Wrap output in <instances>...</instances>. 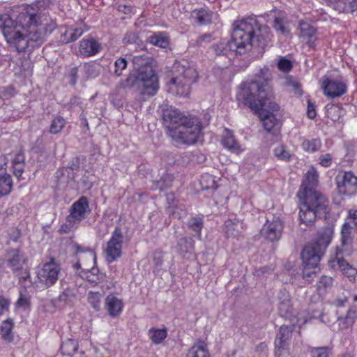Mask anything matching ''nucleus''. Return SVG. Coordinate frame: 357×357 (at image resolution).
Masks as SVG:
<instances>
[{"label": "nucleus", "mask_w": 357, "mask_h": 357, "mask_svg": "<svg viewBox=\"0 0 357 357\" xmlns=\"http://www.w3.org/2000/svg\"><path fill=\"white\" fill-rule=\"evenodd\" d=\"M178 244L181 246V251L183 252H191L193 250V241L192 239L187 241L186 238H181Z\"/></svg>", "instance_id": "de8ad7c7"}, {"label": "nucleus", "mask_w": 357, "mask_h": 357, "mask_svg": "<svg viewBox=\"0 0 357 357\" xmlns=\"http://www.w3.org/2000/svg\"><path fill=\"white\" fill-rule=\"evenodd\" d=\"M221 144L225 149L234 153L239 154L245 150V148L236 141L231 131L228 129H225L222 133Z\"/></svg>", "instance_id": "4be33fe9"}, {"label": "nucleus", "mask_w": 357, "mask_h": 357, "mask_svg": "<svg viewBox=\"0 0 357 357\" xmlns=\"http://www.w3.org/2000/svg\"><path fill=\"white\" fill-rule=\"evenodd\" d=\"M338 192L351 196L357 192V176L352 172H340L335 178Z\"/></svg>", "instance_id": "4468645a"}, {"label": "nucleus", "mask_w": 357, "mask_h": 357, "mask_svg": "<svg viewBox=\"0 0 357 357\" xmlns=\"http://www.w3.org/2000/svg\"><path fill=\"white\" fill-rule=\"evenodd\" d=\"M10 301L3 296H0V315L8 311Z\"/></svg>", "instance_id": "603ef678"}, {"label": "nucleus", "mask_w": 357, "mask_h": 357, "mask_svg": "<svg viewBox=\"0 0 357 357\" xmlns=\"http://www.w3.org/2000/svg\"><path fill=\"white\" fill-rule=\"evenodd\" d=\"M13 188V181L8 174L0 176V198L10 194Z\"/></svg>", "instance_id": "f704fd0d"}, {"label": "nucleus", "mask_w": 357, "mask_h": 357, "mask_svg": "<svg viewBox=\"0 0 357 357\" xmlns=\"http://www.w3.org/2000/svg\"><path fill=\"white\" fill-rule=\"evenodd\" d=\"M66 170H67V169H59V170L56 172V177H58V178H59V176H63V172H64V171H66Z\"/></svg>", "instance_id": "338daca9"}, {"label": "nucleus", "mask_w": 357, "mask_h": 357, "mask_svg": "<svg viewBox=\"0 0 357 357\" xmlns=\"http://www.w3.org/2000/svg\"><path fill=\"white\" fill-rule=\"evenodd\" d=\"M153 260L155 261V264L158 266L162 264V255L161 252H155L154 253Z\"/></svg>", "instance_id": "0e129e2a"}, {"label": "nucleus", "mask_w": 357, "mask_h": 357, "mask_svg": "<svg viewBox=\"0 0 357 357\" xmlns=\"http://www.w3.org/2000/svg\"><path fill=\"white\" fill-rule=\"evenodd\" d=\"M9 162L14 175L20 179L24 168V155L22 150L17 149L7 155L0 156V169L8 167Z\"/></svg>", "instance_id": "ddd939ff"}, {"label": "nucleus", "mask_w": 357, "mask_h": 357, "mask_svg": "<svg viewBox=\"0 0 357 357\" xmlns=\"http://www.w3.org/2000/svg\"><path fill=\"white\" fill-rule=\"evenodd\" d=\"M189 229L195 232V234H192L193 236L200 237V231L202 229V225H189Z\"/></svg>", "instance_id": "13d9d810"}, {"label": "nucleus", "mask_w": 357, "mask_h": 357, "mask_svg": "<svg viewBox=\"0 0 357 357\" xmlns=\"http://www.w3.org/2000/svg\"><path fill=\"white\" fill-rule=\"evenodd\" d=\"M319 287H323L324 288H328L332 287L333 283V278L330 276L324 275L321 277L319 281Z\"/></svg>", "instance_id": "864d4df0"}, {"label": "nucleus", "mask_w": 357, "mask_h": 357, "mask_svg": "<svg viewBox=\"0 0 357 357\" xmlns=\"http://www.w3.org/2000/svg\"><path fill=\"white\" fill-rule=\"evenodd\" d=\"M353 303L349 304V298L340 296L334 299L333 304L336 307L337 322L342 330L351 328L357 319V294L352 296Z\"/></svg>", "instance_id": "6e6552de"}, {"label": "nucleus", "mask_w": 357, "mask_h": 357, "mask_svg": "<svg viewBox=\"0 0 357 357\" xmlns=\"http://www.w3.org/2000/svg\"><path fill=\"white\" fill-rule=\"evenodd\" d=\"M197 77V71L193 68L180 63H175L172 76L166 82L167 90L174 96L186 97L190 93L191 84L195 82Z\"/></svg>", "instance_id": "0eeeda50"}, {"label": "nucleus", "mask_w": 357, "mask_h": 357, "mask_svg": "<svg viewBox=\"0 0 357 357\" xmlns=\"http://www.w3.org/2000/svg\"><path fill=\"white\" fill-rule=\"evenodd\" d=\"M291 326H282L277 334L275 340V345H289V340L291 337L293 328L296 326L301 328L307 322V319L304 317H294L291 319Z\"/></svg>", "instance_id": "f3484780"}, {"label": "nucleus", "mask_w": 357, "mask_h": 357, "mask_svg": "<svg viewBox=\"0 0 357 357\" xmlns=\"http://www.w3.org/2000/svg\"><path fill=\"white\" fill-rule=\"evenodd\" d=\"M308 351L311 357H329L330 349L327 347H310Z\"/></svg>", "instance_id": "79ce46f5"}, {"label": "nucleus", "mask_w": 357, "mask_h": 357, "mask_svg": "<svg viewBox=\"0 0 357 357\" xmlns=\"http://www.w3.org/2000/svg\"><path fill=\"white\" fill-rule=\"evenodd\" d=\"M332 156L330 153L322 154L319 156V164L324 167H328L332 164Z\"/></svg>", "instance_id": "3c124183"}, {"label": "nucleus", "mask_w": 357, "mask_h": 357, "mask_svg": "<svg viewBox=\"0 0 357 357\" xmlns=\"http://www.w3.org/2000/svg\"><path fill=\"white\" fill-rule=\"evenodd\" d=\"M65 124V119L63 117L58 116L52 120L50 127V132L52 134H57L63 130Z\"/></svg>", "instance_id": "a19ab883"}, {"label": "nucleus", "mask_w": 357, "mask_h": 357, "mask_svg": "<svg viewBox=\"0 0 357 357\" xmlns=\"http://www.w3.org/2000/svg\"><path fill=\"white\" fill-rule=\"evenodd\" d=\"M8 266L12 270L15 276L19 279V283L24 288L32 284L26 257L17 249L8 252L6 255Z\"/></svg>", "instance_id": "1a4fd4ad"}, {"label": "nucleus", "mask_w": 357, "mask_h": 357, "mask_svg": "<svg viewBox=\"0 0 357 357\" xmlns=\"http://www.w3.org/2000/svg\"><path fill=\"white\" fill-rule=\"evenodd\" d=\"M273 154L278 159L283 161H289L291 158L290 152L282 144H278L274 148Z\"/></svg>", "instance_id": "58836bf2"}, {"label": "nucleus", "mask_w": 357, "mask_h": 357, "mask_svg": "<svg viewBox=\"0 0 357 357\" xmlns=\"http://www.w3.org/2000/svg\"><path fill=\"white\" fill-rule=\"evenodd\" d=\"M289 84L295 90V93L301 95V90L300 89L299 84L296 81L289 82Z\"/></svg>", "instance_id": "e2e57ef3"}, {"label": "nucleus", "mask_w": 357, "mask_h": 357, "mask_svg": "<svg viewBox=\"0 0 357 357\" xmlns=\"http://www.w3.org/2000/svg\"><path fill=\"white\" fill-rule=\"evenodd\" d=\"M83 68H84V70L86 73H91L90 74V77H96L97 75V73L96 72H93L94 71V68H95V66L93 65H91V64H85L84 66H83Z\"/></svg>", "instance_id": "bf43d9fd"}, {"label": "nucleus", "mask_w": 357, "mask_h": 357, "mask_svg": "<svg viewBox=\"0 0 357 357\" xmlns=\"http://www.w3.org/2000/svg\"><path fill=\"white\" fill-rule=\"evenodd\" d=\"M148 335L152 343L159 344L167 337V331L166 328H151L149 330Z\"/></svg>", "instance_id": "473e14b6"}, {"label": "nucleus", "mask_w": 357, "mask_h": 357, "mask_svg": "<svg viewBox=\"0 0 357 357\" xmlns=\"http://www.w3.org/2000/svg\"><path fill=\"white\" fill-rule=\"evenodd\" d=\"M212 15V13L204 8L194 10L190 13L191 18L200 24L208 23L211 20Z\"/></svg>", "instance_id": "2f4dec72"}, {"label": "nucleus", "mask_w": 357, "mask_h": 357, "mask_svg": "<svg viewBox=\"0 0 357 357\" xmlns=\"http://www.w3.org/2000/svg\"><path fill=\"white\" fill-rule=\"evenodd\" d=\"M123 238V229L121 227H116L107 242L105 250L108 262L111 263L121 257Z\"/></svg>", "instance_id": "2eb2a0df"}, {"label": "nucleus", "mask_w": 357, "mask_h": 357, "mask_svg": "<svg viewBox=\"0 0 357 357\" xmlns=\"http://www.w3.org/2000/svg\"><path fill=\"white\" fill-rule=\"evenodd\" d=\"M335 10L339 13H353L357 10V1L356 0H347L346 2L338 1Z\"/></svg>", "instance_id": "72a5a7b5"}, {"label": "nucleus", "mask_w": 357, "mask_h": 357, "mask_svg": "<svg viewBox=\"0 0 357 357\" xmlns=\"http://www.w3.org/2000/svg\"><path fill=\"white\" fill-rule=\"evenodd\" d=\"M282 225H264L261 234L271 241L278 240L282 234Z\"/></svg>", "instance_id": "bb28decb"}, {"label": "nucleus", "mask_w": 357, "mask_h": 357, "mask_svg": "<svg viewBox=\"0 0 357 357\" xmlns=\"http://www.w3.org/2000/svg\"><path fill=\"white\" fill-rule=\"evenodd\" d=\"M202 124L196 117L190 116L188 123L181 124L170 132L169 136L178 144H192L201 135Z\"/></svg>", "instance_id": "9d476101"}, {"label": "nucleus", "mask_w": 357, "mask_h": 357, "mask_svg": "<svg viewBox=\"0 0 357 357\" xmlns=\"http://www.w3.org/2000/svg\"><path fill=\"white\" fill-rule=\"evenodd\" d=\"M100 50V44L93 38L83 40L79 45V52L84 56L95 55Z\"/></svg>", "instance_id": "a878e982"}, {"label": "nucleus", "mask_w": 357, "mask_h": 357, "mask_svg": "<svg viewBox=\"0 0 357 357\" xmlns=\"http://www.w3.org/2000/svg\"><path fill=\"white\" fill-rule=\"evenodd\" d=\"M133 70L124 81L123 86L134 88L143 96H155L160 89L158 75L150 65L149 59L142 56H135L132 59Z\"/></svg>", "instance_id": "39448f33"}, {"label": "nucleus", "mask_w": 357, "mask_h": 357, "mask_svg": "<svg viewBox=\"0 0 357 357\" xmlns=\"http://www.w3.org/2000/svg\"><path fill=\"white\" fill-rule=\"evenodd\" d=\"M75 297L76 289L67 287L54 300V305L59 308H63L70 303Z\"/></svg>", "instance_id": "b1692460"}, {"label": "nucleus", "mask_w": 357, "mask_h": 357, "mask_svg": "<svg viewBox=\"0 0 357 357\" xmlns=\"http://www.w3.org/2000/svg\"><path fill=\"white\" fill-rule=\"evenodd\" d=\"M15 92L13 87L6 86L1 89V97L3 99H8L15 95Z\"/></svg>", "instance_id": "5fc2aeb1"}, {"label": "nucleus", "mask_w": 357, "mask_h": 357, "mask_svg": "<svg viewBox=\"0 0 357 357\" xmlns=\"http://www.w3.org/2000/svg\"><path fill=\"white\" fill-rule=\"evenodd\" d=\"M300 37L302 42L310 48L315 46L316 29L307 22L301 21L299 23Z\"/></svg>", "instance_id": "412c9836"}, {"label": "nucleus", "mask_w": 357, "mask_h": 357, "mask_svg": "<svg viewBox=\"0 0 357 357\" xmlns=\"http://www.w3.org/2000/svg\"><path fill=\"white\" fill-rule=\"evenodd\" d=\"M89 211L87 199L82 197L72 205L68 216L69 221H80L87 215Z\"/></svg>", "instance_id": "a211bd4d"}, {"label": "nucleus", "mask_w": 357, "mask_h": 357, "mask_svg": "<svg viewBox=\"0 0 357 357\" xmlns=\"http://www.w3.org/2000/svg\"><path fill=\"white\" fill-rule=\"evenodd\" d=\"M307 114L310 119H314L316 116V112L314 105L311 104L310 101H308L307 108Z\"/></svg>", "instance_id": "4d7b16f0"}, {"label": "nucleus", "mask_w": 357, "mask_h": 357, "mask_svg": "<svg viewBox=\"0 0 357 357\" xmlns=\"http://www.w3.org/2000/svg\"><path fill=\"white\" fill-rule=\"evenodd\" d=\"M60 271V265L52 257L38 270L37 277L44 287L48 288L56 282Z\"/></svg>", "instance_id": "f8f14e48"}, {"label": "nucleus", "mask_w": 357, "mask_h": 357, "mask_svg": "<svg viewBox=\"0 0 357 357\" xmlns=\"http://www.w3.org/2000/svg\"><path fill=\"white\" fill-rule=\"evenodd\" d=\"M78 348V344L76 340L73 339H68L62 342L61 346V351L63 355L71 356H73Z\"/></svg>", "instance_id": "e433bc0d"}, {"label": "nucleus", "mask_w": 357, "mask_h": 357, "mask_svg": "<svg viewBox=\"0 0 357 357\" xmlns=\"http://www.w3.org/2000/svg\"><path fill=\"white\" fill-rule=\"evenodd\" d=\"M271 38L267 26H260L255 18H247L235 25L228 47L231 52L241 54L250 50L252 47L264 48Z\"/></svg>", "instance_id": "20e7f679"}, {"label": "nucleus", "mask_w": 357, "mask_h": 357, "mask_svg": "<svg viewBox=\"0 0 357 357\" xmlns=\"http://www.w3.org/2000/svg\"><path fill=\"white\" fill-rule=\"evenodd\" d=\"M127 67V61L123 58H119L114 62V74L117 76H121L122 75L123 70H124Z\"/></svg>", "instance_id": "49530a36"}, {"label": "nucleus", "mask_w": 357, "mask_h": 357, "mask_svg": "<svg viewBox=\"0 0 357 357\" xmlns=\"http://www.w3.org/2000/svg\"><path fill=\"white\" fill-rule=\"evenodd\" d=\"M279 311L282 317L289 318L292 314L291 299L289 293L286 291H281L279 296Z\"/></svg>", "instance_id": "393cba45"}, {"label": "nucleus", "mask_w": 357, "mask_h": 357, "mask_svg": "<svg viewBox=\"0 0 357 357\" xmlns=\"http://www.w3.org/2000/svg\"><path fill=\"white\" fill-rule=\"evenodd\" d=\"M321 142L319 139H304L301 143V148L305 152L314 153L320 150Z\"/></svg>", "instance_id": "c9c22d12"}, {"label": "nucleus", "mask_w": 357, "mask_h": 357, "mask_svg": "<svg viewBox=\"0 0 357 357\" xmlns=\"http://www.w3.org/2000/svg\"><path fill=\"white\" fill-rule=\"evenodd\" d=\"M30 305V300L29 298L24 296L22 293V291H20V297L17 299L16 302V305L18 307H22V308H26Z\"/></svg>", "instance_id": "8fccbe9b"}, {"label": "nucleus", "mask_w": 357, "mask_h": 357, "mask_svg": "<svg viewBox=\"0 0 357 357\" xmlns=\"http://www.w3.org/2000/svg\"><path fill=\"white\" fill-rule=\"evenodd\" d=\"M268 91L267 79L264 73L260 70L259 74L241 84L236 93V99L252 110H261L264 128L271 131L278 123L273 112L278 111L279 106L269 100L271 96Z\"/></svg>", "instance_id": "f03ea898"}, {"label": "nucleus", "mask_w": 357, "mask_h": 357, "mask_svg": "<svg viewBox=\"0 0 357 357\" xmlns=\"http://www.w3.org/2000/svg\"><path fill=\"white\" fill-rule=\"evenodd\" d=\"M323 93L328 98H335L340 97L347 91V84L342 77H324L320 81Z\"/></svg>", "instance_id": "9b49d317"}, {"label": "nucleus", "mask_w": 357, "mask_h": 357, "mask_svg": "<svg viewBox=\"0 0 357 357\" xmlns=\"http://www.w3.org/2000/svg\"><path fill=\"white\" fill-rule=\"evenodd\" d=\"M149 40L151 44L160 48H166L169 45L168 38L164 33H161L150 36Z\"/></svg>", "instance_id": "4c0bfd02"}, {"label": "nucleus", "mask_w": 357, "mask_h": 357, "mask_svg": "<svg viewBox=\"0 0 357 357\" xmlns=\"http://www.w3.org/2000/svg\"><path fill=\"white\" fill-rule=\"evenodd\" d=\"M101 294L98 292L90 291L88 295V301L96 310H99L100 307Z\"/></svg>", "instance_id": "c03bdc74"}, {"label": "nucleus", "mask_w": 357, "mask_h": 357, "mask_svg": "<svg viewBox=\"0 0 357 357\" xmlns=\"http://www.w3.org/2000/svg\"><path fill=\"white\" fill-rule=\"evenodd\" d=\"M278 68L283 72H288L292 68L291 62L285 58H281L278 63Z\"/></svg>", "instance_id": "09e8293b"}, {"label": "nucleus", "mask_w": 357, "mask_h": 357, "mask_svg": "<svg viewBox=\"0 0 357 357\" xmlns=\"http://www.w3.org/2000/svg\"><path fill=\"white\" fill-rule=\"evenodd\" d=\"M333 234V227L328 226L317 234L314 243L306 245L301 254L303 266V278L307 280L315 274L321 257L331 242Z\"/></svg>", "instance_id": "423d86ee"}, {"label": "nucleus", "mask_w": 357, "mask_h": 357, "mask_svg": "<svg viewBox=\"0 0 357 357\" xmlns=\"http://www.w3.org/2000/svg\"><path fill=\"white\" fill-rule=\"evenodd\" d=\"M124 303L123 300L115 294H109L107 296L105 302V308L112 317H119L123 312Z\"/></svg>", "instance_id": "aec40b11"}, {"label": "nucleus", "mask_w": 357, "mask_h": 357, "mask_svg": "<svg viewBox=\"0 0 357 357\" xmlns=\"http://www.w3.org/2000/svg\"><path fill=\"white\" fill-rule=\"evenodd\" d=\"M21 234H20V231L19 229H15L14 231H13V234L10 235V238L13 241H17L18 240V238H20Z\"/></svg>", "instance_id": "69168bd1"}, {"label": "nucleus", "mask_w": 357, "mask_h": 357, "mask_svg": "<svg viewBox=\"0 0 357 357\" xmlns=\"http://www.w3.org/2000/svg\"><path fill=\"white\" fill-rule=\"evenodd\" d=\"M162 118L165 126L168 129L169 135L173 130L178 128L181 124L188 123L190 116L183 115L177 109L172 107L163 109Z\"/></svg>", "instance_id": "dca6fc26"}, {"label": "nucleus", "mask_w": 357, "mask_h": 357, "mask_svg": "<svg viewBox=\"0 0 357 357\" xmlns=\"http://www.w3.org/2000/svg\"><path fill=\"white\" fill-rule=\"evenodd\" d=\"M229 43L227 39H222L217 43L213 44L211 50L215 55L225 54L227 51H231L228 47Z\"/></svg>", "instance_id": "ea45409f"}, {"label": "nucleus", "mask_w": 357, "mask_h": 357, "mask_svg": "<svg viewBox=\"0 0 357 357\" xmlns=\"http://www.w3.org/2000/svg\"><path fill=\"white\" fill-rule=\"evenodd\" d=\"M64 226H65L66 227H68V225H64ZM63 228H64V227H63V226H62V227L60 229V231H61V232H62V231H63V232H66V229H64Z\"/></svg>", "instance_id": "774afa93"}, {"label": "nucleus", "mask_w": 357, "mask_h": 357, "mask_svg": "<svg viewBox=\"0 0 357 357\" xmlns=\"http://www.w3.org/2000/svg\"><path fill=\"white\" fill-rule=\"evenodd\" d=\"M40 2L14 7L10 14L0 15V29L7 43L17 52L40 46L47 33L55 27L53 21L39 8Z\"/></svg>", "instance_id": "f257e3e1"}, {"label": "nucleus", "mask_w": 357, "mask_h": 357, "mask_svg": "<svg viewBox=\"0 0 357 357\" xmlns=\"http://www.w3.org/2000/svg\"><path fill=\"white\" fill-rule=\"evenodd\" d=\"M13 322L12 319H7L1 323V337L6 343H11L14 340V335L13 333Z\"/></svg>", "instance_id": "7c9ffc66"}, {"label": "nucleus", "mask_w": 357, "mask_h": 357, "mask_svg": "<svg viewBox=\"0 0 357 357\" xmlns=\"http://www.w3.org/2000/svg\"><path fill=\"white\" fill-rule=\"evenodd\" d=\"M186 357H211L206 344L198 341L188 351Z\"/></svg>", "instance_id": "c85d7f7f"}, {"label": "nucleus", "mask_w": 357, "mask_h": 357, "mask_svg": "<svg viewBox=\"0 0 357 357\" xmlns=\"http://www.w3.org/2000/svg\"><path fill=\"white\" fill-rule=\"evenodd\" d=\"M348 221H353L354 223H357V210H350L348 212Z\"/></svg>", "instance_id": "052dcab7"}, {"label": "nucleus", "mask_w": 357, "mask_h": 357, "mask_svg": "<svg viewBox=\"0 0 357 357\" xmlns=\"http://www.w3.org/2000/svg\"><path fill=\"white\" fill-rule=\"evenodd\" d=\"M351 234L350 225H343L342 228V242L345 243L349 238Z\"/></svg>", "instance_id": "6e6d98bb"}, {"label": "nucleus", "mask_w": 357, "mask_h": 357, "mask_svg": "<svg viewBox=\"0 0 357 357\" xmlns=\"http://www.w3.org/2000/svg\"><path fill=\"white\" fill-rule=\"evenodd\" d=\"M83 26H84V28L77 27V28L67 29L61 36L62 41L63 43H71V42L76 40L85 31H86L88 30V28L86 27V26L85 24Z\"/></svg>", "instance_id": "cd10ccee"}, {"label": "nucleus", "mask_w": 357, "mask_h": 357, "mask_svg": "<svg viewBox=\"0 0 357 357\" xmlns=\"http://www.w3.org/2000/svg\"><path fill=\"white\" fill-rule=\"evenodd\" d=\"M119 11L125 14H129L132 11V8L130 6L126 4H121L118 6Z\"/></svg>", "instance_id": "680f3d73"}, {"label": "nucleus", "mask_w": 357, "mask_h": 357, "mask_svg": "<svg viewBox=\"0 0 357 357\" xmlns=\"http://www.w3.org/2000/svg\"><path fill=\"white\" fill-rule=\"evenodd\" d=\"M328 264L333 268L337 266L342 273L351 280L354 279L357 274V270L342 258L336 257L335 259H331L328 261Z\"/></svg>", "instance_id": "5701e85b"}, {"label": "nucleus", "mask_w": 357, "mask_h": 357, "mask_svg": "<svg viewBox=\"0 0 357 357\" xmlns=\"http://www.w3.org/2000/svg\"><path fill=\"white\" fill-rule=\"evenodd\" d=\"M21 66L20 67V70L18 71L16 69V73H20L24 76H27L31 73L32 71V63L31 60L28 58H25L20 61Z\"/></svg>", "instance_id": "37998d69"}, {"label": "nucleus", "mask_w": 357, "mask_h": 357, "mask_svg": "<svg viewBox=\"0 0 357 357\" xmlns=\"http://www.w3.org/2000/svg\"><path fill=\"white\" fill-rule=\"evenodd\" d=\"M271 14L274 17V29L283 35L287 34L289 32V29L285 17L281 14V12L278 13L273 12Z\"/></svg>", "instance_id": "c756f323"}, {"label": "nucleus", "mask_w": 357, "mask_h": 357, "mask_svg": "<svg viewBox=\"0 0 357 357\" xmlns=\"http://www.w3.org/2000/svg\"><path fill=\"white\" fill-rule=\"evenodd\" d=\"M318 178L317 170L311 166L306 172L305 180L297 193L301 223H313L317 219L328 220V202L314 190Z\"/></svg>", "instance_id": "7ed1b4c3"}, {"label": "nucleus", "mask_w": 357, "mask_h": 357, "mask_svg": "<svg viewBox=\"0 0 357 357\" xmlns=\"http://www.w3.org/2000/svg\"><path fill=\"white\" fill-rule=\"evenodd\" d=\"M275 357H291L289 345H275Z\"/></svg>", "instance_id": "a18cd8bd"}, {"label": "nucleus", "mask_w": 357, "mask_h": 357, "mask_svg": "<svg viewBox=\"0 0 357 357\" xmlns=\"http://www.w3.org/2000/svg\"><path fill=\"white\" fill-rule=\"evenodd\" d=\"M77 254H79V261L75 263L73 266L75 268L78 269L82 268V265H84L85 267L83 268L84 270H89V268H93L96 263V253L91 249L84 250L80 245H76Z\"/></svg>", "instance_id": "6ab92c4d"}]
</instances>
